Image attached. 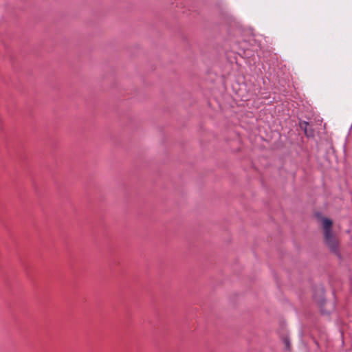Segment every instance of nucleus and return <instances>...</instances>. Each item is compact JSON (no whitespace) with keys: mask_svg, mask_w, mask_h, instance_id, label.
I'll list each match as a JSON object with an SVG mask.
<instances>
[{"mask_svg":"<svg viewBox=\"0 0 352 352\" xmlns=\"http://www.w3.org/2000/svg\"><path fill=\"white\" fill-rule=\"evenodd\" d=\"M331 220L324 218L322 220V226L324 229V236L325 243L329 247V248L336 252L338 250V240L335 235L333 234L331 230L332 227Z\"/></svg>","mask_w":352,"mask_h":352,"instance_id":"1","label":"nucleus"},{"mask_svg":"<svg viewBox=\"0 0 352 352\" xmlns=\"http://www.w3.org/2000/svg\"><path fill=\"white\" fill-rule=\"evenodd\" d=\"M309 126V123L307 122H303L302 123H300V127L304 129L305 133L308 136V132L307 129V126Z\"/></svg>","mask_w":352,"mask_h":352,"instance_id":"2","label":"nucleus"},{"mask_svg":"<svg viewBox=\"0 0 352 352\" xmlns=\"http://www.w3.org/2000/svg\"><path fill=\"white\" fill-rule=\"evenodd\" d=\"M284 343L287 347V349H289L290 347V343H289V340L287 339V338H285L284 339Z\"/></svg>","mask_w":352,"mask_h":352,"instance_id":"3","label":"nucleus"}]
</instances>
